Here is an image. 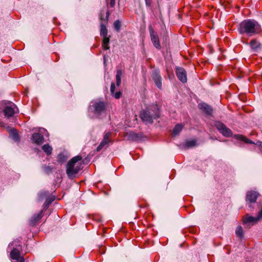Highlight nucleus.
Masks as SVG:
<instances>
[{
  "mask_svg": "<svg viewBox=\"0 0 262 262\" xmlns=\"http://www.w3.org/2000/svg\"><path fill=\"white\" fill-rule=\"evenodd\" d=\"M237 29L241 34L252 36L260 32L261 26L254 19H246L239 24Z\"/></svg>",
  "mask_w": 262,
  "mask_h": 262,
  "instance_id": "1",
  "label": "nucleus"
},
{
  "mask_svg": "<svg viewBox=\"0 0 262 262\" xmlns=\"http://www.w3.org/2000/svg\"><path fill=\"white\" fill-rule=\"evenodd\" d=\"M82 160L80 156L72 158L66 165V173L70 179L75 178L78 172L82 168L81 163L79 162Z\"/></svg>",
  "mask_w": 262,
  "mask_h": 262,
  "instance_id": "2",
  "label": "nucleus"
},
{
  "mask_svg": "<svg viewBox=\"0 0 262 262\" xmlns=\"http://www.w3.org/2000/svg\"><path fill=\"white\" fill-rule=\"evenodd\" d=\"M159 116V109L157 105H154L150 108L142 111L140 114L143 121L150 124L152 123L154 119H156Z\"/></svg>",
  "mask_w": 262,
  "mask_h": 262,
  "instance_id": "3",
  "label": "nucleus"
},
{
  "mask_svg": "<svg viewBox=\"0 0 262 262\" xmlns=\"http://www.w3.org/2000/svg\"><path fill=\"white\" fill-rule=\"evenodd\" d=\"M106 104L103 101H95L92 104L90 105L89 110L94 112L96 115H101L106 110Z\"/></svg>",
  "mask_w": 262,
  "mask_h": 262,
  "instance_id": "4",
  "label": "nucleus"
},
{
  "mask_svg": "<svg viewBox=\"0 0 262 262\" xmlns=\"http://www.w3.org/2000/svg\"><path fill=\"white\" fill-rule=\"evenodd\" d=\"M214 125L223 136L226 137H230L232 136V132L231 130L228 128L222 122L220 121L215 122Z\"/></svg>",
  "mask_w": 262,
  "mask_h": 262,
  "instance_id": "5",
  "label": "nucleus"
},
{
  "mask_svg": "<svg viewBox=\"0 0 262 262\" xmlns=\"http://www.w3.org/2000/svg\"><path fill=\"white\" fill-rule=\"evenodd\" d=\"M21 250L20 246H19L18 248H14L10 253V257L13 260H15L14 262H24L25 259L24 257L20 256V251Z\"/></svg>",
  "mask_w": 262,
  "mask_h": 262,
  "instance_id": "6",
  "label": "nucleus"
},
{
  "mask_svg": "<svg viewBox=\"0 0 262 262\" xmlns=\"http://www.w3.org/2000/svg\"><path fill=\"white\" fill-rule=\"evenodd\" d=\"M111 136L112 133L111 132H107L104 134L102 140L96 149L97 152L100 151L106 145H108L110 143L112 142L111 139Z\"/></svg>",
  "mask_w": 262,
  "mask_h": 262,
  "instance_id": "7",
  "label": "nucleus"
},
{
  "mask_svg": "<svg viewBox=\"0 0 262 262\" xmlns=\"http://www.w3.org/2000/svg\"><path fill=\"white\" fill-rule=\"evenodd\" d=\"M151 40L154 46L158 49H161V47L159 39V37L157 33H156L151 27L149 28Z\"/></svg>",
  "mask_w": 262,
  "mask_h": 262,
  "instance_id": "8",
  "label": "nucleus"
},
{
  "mask_svg": "<svg viewBox=\"0 0 262 262\" xmlns=\"http://www.w3.org/2000/svg\"><path fill=\"white\" fill-rule=\"evenodd\" d=\"M152 79L154 80L156 85L159 89H162V77L160 74L159 70H155L152 73Z\"/></svg>",
  "mask_w": 262,
  "mask_h": 262,
  "instance_id": "9",
  "label": "nucleus"
},
{
  "mask_svg": "<svg viewBox=\"0 0 262 262\" xmlns=\"http://www.w3.org/2000/svg\"><path fill=\"white\" fill-rule=\"evenodd\" d=\"M176 73L178 78L183 83L187 82V74L185 69L181 67L176 68Z\"/></svg>",
  "mask_w": 262,
  "mask_h": 262,
  "instance_id": "10",
  "label": "nucleus"
},
{
  "mask_svg": "<svg viewBox=\"0 0 262 262\" xmlns=\"http://www.w3.org/2000/svg\"><path fill=\"white\" fill-rule=\"evenodd\" d=\"M259 194L255 191H249L247 192L246 201L250 203H253L256 201V200Z\"/></svg>",
  "mask_w": 262,
  "mask_h": 262,
  "instance_id": "11",
  "label": "nucleus"
},
{
  "mask_svg": "<svg viewBox=\"0 0 262 262\" xmlns=\"http://www.w3.org/2000/svg\"><path fill=\"white\" fill-rule=\"evenodd\" d=\"M249 45L253 52H258L261 51L262 45L255 39H252L249 43Z\"/></svg>",
  "mask_w": 262,
  "mask_h": 262,
  "instance_id": "12",
  "label": "nucleus"
},
{
  "mask_svg": "<svg viewBox=\"0 0 262 262\" xmlns=\"http://www.w3.org/2000/svg\"><path fill=\"white\" fill-rule=\"evenodd\" d=\"M15 105L14 104L11 106H6L3 111L5 116L8 118L12 117L15 113Z\"/></svg>",
  "mask_w": 262,
  "mask_h": 262,
  "instance_id": "13",
  "label": "nucleus"
},
{
  "mask_svg": "<svg viewBox=\"0 0 262 262\" xmlns=\"http://www.w3.org/2000/svg\"><path fill=\"white\" fill-rule=\"evenodd\" d=\"M32 140L35 144L40 145L44 142V137L39 133H34L32 136Z\"/></svg>",
  "mask_w": 262,
  "mask_h": 262,
  "instance_id": "14",
  "label": "nucleus"
},
{
  "mask_svg": "<svg viewBox=\"0 0 262 262\" xmlns=\"http://www.w3.org/2000/svg\"><path fill=\"white\" fill-rule=\"evenodd\" d=\"M113 10H107L105 12L103 10L100 11L99 17L101 20V22L103 21V23L107 24L108 21V18L110 15V11H112Z\"/></svg>",
  "mask_w": 262,
  "mask_h": 262,
  "instance_id": "15",
  "label": "nucleus"
},
{
  "mask_svg": "<svg viewBox=\"0 0 262 262\" xmlns=\"http://www.w3.org/2000/svg\"><path fill=\"white\" fill-rule=\"evenodd\" d=\"M43 210H41L38 213L34 214L30 220V224L32 225H34L38 223L41 217H42Z\"/></svg>",
  "mask_w": 262,
  "mask_h": 262,
  "instance_id": "16",
  "label": "nucleus"
},
{
  "mask_svg": "<svg viewBox=\"0 0 262 262\" xmlns=\"http://www.w3.org/2000/svg\"><path fill=\"white\" fill-rule=\"evenodd\" d=\"M200 110L206 113L207 115H211L212 113V108L208 104L203 103L199 104Z\"/></svg>",
  "mask_w": 262,
  "mask_h": 262,
  "instance_id": "17",
  "label": "nucleus"
},
{
  "mask_svg": "<svg viewBox=\"0 0 262 262\" xmlns=\"http://www.w3.org/2000/svg\"><path fill=\"white\" fill-rule=\"evenodd\" d=\"M233 137L236 140L244 141L245 143H246L254 144V142L250 140V139H248L247 138H246V137L242 135L236 134L234 135Z\"/></svg>",
  "mask_w": 262,
  "mask_h": 262,
  "instance_id": "18",
  "label": "nucleus"
},
{
  "mask_svg": "<svg viewBox=\"0 0 262 262\" xmlns=\"http://www.w3.org/2000/svg\"><path fill=\"white\" fill-rule=\"evenodd\" d=\"M259 220L258 217H253L247 215L243 218V223L246 224L249 223H256Z\"/></svg>",
  "mask_w": 262,
  "mask_h": 262,
  "instance_id": "19",
  "label": "nucleus"
},
{
  "mask_svg": "<svg viewBox=\"0 0 262 262\" xmlns=\"http://www.w3.org/2000/svg\"><path fill=\"white\" fill-rule=\"evenodd\" d=\"M55 197L54 195H51L48 197L42 206L43 209L42 210L43 211L47 209L50 205L55 200Z\"/></svg>",
  "mask_w": 262,
  "mask_h": 262,
  "instance_id": "20",
  "label": "nucleus"
},
{
  "mask_svg": "<svg viewBox=\"0 0 262 262\" xmlns=\"http://www.w3.org/2000/svg\"><path fill=\"white\" fill-rule=\"evenodd\" d=\"M107 24L103 23V21L100 23V35L102 36H107V29L106 28V25Z\"/></svg>",
  "mask_w": 262,
  "mask_h": 262,
  "instance_id": "21",
  "label": "nucleus"
},
{
  "mask_svg": "<svg viewBox=\"0 0 262 262\" xmlns=\"http://www.w3.org/2000/svg\"><path fill=\"white\" fill-rule=\"evenodd\" d=\"M10 136L15 141H19V136L18 132L16 129L12 128L9 130Z\"/></svg>",
  "mask_w": 262,
  "mask_h": 262,
  "instance_id": "22",
  "label": "nucleus"
},
{
  "mask_svg": "<svg viewBox=\"0 0 262 262\" xmlns=\"http://www.w3.org/2000/svg\"><path fill=\"white\" fill-rule=\"evenodd\" d=\"M123 74V71L121 69H118L117 70L116 78V84L117 86H119L121 82V77Z\"/></svg>",
  "mask_w": 262,
  "mask_h": 262,
  "instance_id": "23",
  "label": "nucleus"
},
{
  "mask_svg": "<svg viewBox=\"0 0 262 262\" xmlns=\"http://www.w3.org/2000/svg\"><path fill=\"white\" fill-rule=\"evenodd\" d=\"M102 37V47L105 50H108L110 49V47L108 46L110 42V37H107V36Z\"/></svg>",
  "mask_w": 262,
  "mask_h": 262,
  "instance_id": "24",
  "label": "nucleus"
},
{
  "mask_svg": "<svg viewBox=\"0 0 262 262\" xmlns=\"http://www.w3.org/2000/svg\"><path fill=\"white\" fill-rule=\"evenodd\" d=\"M42 149L47 155H50L53 150L52 147L48 144L43 145L42 146Z\"/></svg>",
  "mask_w": 262,
  "mask_h": 262,
  "instance_id": "25",
  "label": "nucleus"
},
{
  "mask_svg": "<svg viewBox=\"0 0 262 262\" xmlns=\"http://www.w3.org/2000/svg\"><path fill=\"white\" fill-rule=\"evenodd\" d=\"M67 160V156L66 155H64L63 153H60V154H58V155L57 156V161L59 163L62 164L64 162H65Z\"/></svg>",
  "mask_w": 262,
  "mask_h": 262,
  "instance_id": "26",
  "label": "nucleus"
},
{
  "mask_svg": "<svg viewBox=\"0 0 262 262\" xmlns=\"http://www.w3.org/2000/svg\"><path fill=\"white\" fill-rule=\"evenodd\" d=\"M183 128V126L181 124H177L173 129V134L177 135L180 133Z\"/></svg>",
  "mask_w": 262,
  "mask_h": 262,
  "instance_id": "27",
  "label": "nucleus"
},
{
  "mask_svg": "<svg viewBox=\"0 0 262 262\" xmlns=\"http://www.w3.org/2000/svg\"><path fill=\"white\" fill-rule=\"evenodd\" d=\"M107 10H112L115 5V0H105Z\"/></svg>",
  "mask_w": 262,
  "mask_h": 262,
  "instance_id": "28",
  "label": "nucleus"
},
{
  "mask_svg": "<svg viewBox=\"0 0 262 262\" xmlns=\"http://www.w3.org/2000/svg\"><path fill=\"white\" fill-rule=\"evenodd\" d=\"M235 233L237 236L239 237H242L243 236V230L241 226H238L237 227L236 230H235Z\"/></svg>",
  "mask_w": 262,
  "mask_h": 262,
  "instance_id": "29",
  "label": "nucleus"
},
{
  "mask_svg": "<svg viewBox=\"0 0 262 262\" xmlns=\"http://www.w3.org/2000/svg\"><path fill=\"white\" fill-rule=\"evenodd\" d=\"M114 27L118 32H120L121 28V22L119 20H116L114 21Z\"/></svg>",
  "mask_w": 262,
  "mask_h": 262,
  "instance_id": "30",
  "label": "nucleus"
},
{
  "mask_svg": "<svg viewBox=\"0 0 262 262\" xmlns=\"http://www.w3.org/2000/svg\"><path fill=\"white\" fill-rule=\"evenodd\" d=\"M186 146L187 147H192L195 146L196 145V141L195 140H192L190 141H187L186 142Z\"/></svg>",
  "mask_w": 262,
  "mask_h": 262,
  "instance_id": "31",
  "label": "nucleus"
},
{
  "mask_svg": "<svg viewBox=\"0 0 262 262\" xmlns=\"http://www.w3.org/2000/svg\"><path fill=\"white\" fill-rule=\"evenodd\" d=\"M115 84L114 83H112L111 85V92L112 94H114L115 90Z\"/></svg>",
  "mask_w": 262,
  "mask_h": 262,
  "instance_id": "32",
  "label": "nucleus"
},
{
  "mask_svg": "<svg viewBox=\"0 0 262 262\" xmlns=\"http://www.w3.org/2000/svg\"><path fill=\"white\" fill-rule=\"evenodd\" d=\"M121 95V93L120 92H117L114 94V97L116 99H119L120 98Z\"/></svg>",
  "mask_w": 262,
  "mask_h": 262,
  "instance_id": "33",
  "label": "nucleus"
},
{
  "mask_svg": "<svg viewBox=\"0 0 262 262\" xmlns=\"http://www.w3.org/2000/svg\"><path fill=\"white\" fill-rule=\"evenodd\" d=\"M146 5L148 6L150 5V0H145Z\"/></svg>",
  "mask_w": 262,
  "mask_h": 262,
  "instance_id": "34",
  "label": "nucleus"
},
{
  "mask_svg": "<svg viewBox=\"0 0 262 262\" xmlns=\"http://www.w3.org/2000/svg\"><path fill=\"white\" fill-rule=\"evenodd\" d=\"M49 168H50V167H47V169H49Z\"/></svg>",
  "mask_w": 262,
  "mask_h": 262,
  "instance_id": "35",
  "label": "nucleus"
}]
</instances>
